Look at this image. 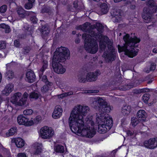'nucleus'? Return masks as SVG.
I'll list each match as a JSON object with an SVG mask.
<instances>
[{"mask_svg": "<svg viewBox=\"0 0 157 157\" xmlns=\"http://www.w3.org/2000/svg\"><path fill=\"white\" fill-rule=\"evenodd\" d=\"M89 107L80 105L75 106L72 111L68 123L72 131L78 136L91 138L95 134L96 131L92 127L94 123L92 117H87L84 125L83 117L89 111Z\"/></svg>", "mask_w": 157, "mask_h": 157, "instance_id": "f257e3e1", "label": "nucleus"}, {"mask_svg": "<svg viewBox=\"0 0 157 157\" xmlns=\"http://www.w3.org/2000/svg\"><path fill=\"white\" fill-rule=\"evenodd\" d=\"M94 31L91 30L89 32V34L84 33L83 34L82 37L85 40L84 48L88 52L94 54L98 51V46L96 40L98 37L100 39L99 46L100 48L103 49L106 47L105 44H107L109 49V52L107 54L105 52L103 56L106 59L109 61H113L116 56L117 51L112 46V43L110 41L108 38L105 36L100 35H95L94 34Z\"/></svg>", "mask_w": 157, "mask_h": 157, "instance_id": "f03ea898", "label": "nucleus"}, {"mask_svg": "<svg viewBox=\"0 0 157 157\" xmlns=\"http://www.w3.org/2000/svg\"><path fill=\"white\" fill-rule=\"evenodd\" d=\"M105 105L100 108L101 111H99L96 114V122L98 124V132L100 133H105L107 130H109L113 124L111 117L105 113L109 112L111 110V107L107 103Z\"/></svg>", "mask_w": 157, "mask_h": 157, "instance_id": "7ed1b4c3", "label": "nucleus"}, {"mask_svg": "<svg viewBox=\"0 0 157 157\" xmlns=\"http://www.w3.org/2000/svg\"><path fill=\"white\" fill-rule=\"evenodd\" d=\"M125 44L124 46L121 47L118 46V48L119 52L123 51L125 52V54L130 58H133L137 54V50L135 49V44L139 43L140 40L135 36L132 35L130 36L128 34H126L123 38Z\"/></svg>", "mask_w": 157, "mask_h": 157, "instance_id": "20e7f679", "label": "nucleus"}, {"mask_svg": "<svg viewBox=\"0 0 157 157\" xmlns=\"http://www.w3.org/2000/svg\"><path fill=\"white\" fill-rule=\"evenodd\" d=\"M70 53L68 48L64 47L57 48L54 53L52 63L53 69H62L61 63L66 59H68Z\"/></svg>", "mask_w": 157, "mask_h": 157, "instance_id": "39448f33", "label": "nucleus"}, {"mask_svg": "<svg viewBox=\"0 0 157 157\" xmlns=\"http://www.w3.org/2000/svg\"><path fill=\"white\" fill-rule=\"evenodd\" d=\"M101 74V72L98 69L94 72H88L86 69H81L78 71V81L80 82L96 81L98 76Z\"/></svg>", "mask_w": 157, "mask_h": 157, "instance_id": "423d86ee", "label": "nucleus"}, {"mask_svg": "<svg viewBox=\"0 0 157 157\" xmlns=\"http://www.w3.org/2000/svg\"><path fill=\"white\" fill-rule=\"evenodd\" d=\"M148 5L149 7L144 8L142 15V18L147 23L151 21V19L149 13L155 12L157 10V5L155 2L154 0H149Z\"/></svg>", "mask_w": 157, "mask_h": 157, "instance_id": "0eeeda50", "label": "nucleus"}, {"mask_svg": "<svg viewBox=\"0 0 157 157\" xmlns=\"http://www.w3.org/2000/svg\"><path fill=\"white\" fill-rule=\"evenodd\" d=\"M40 136L43 139H49L54 135V131L51 128L45 126L40 130Z\"/></svg>", "mask_w": 157, "mask_h": 157, "instance_id": "6e6552de", "label": "nucleus"}, {"mask_svg": "<svg viewBox=\"0 0 157 157\" xmlns=\"http://www.w3.org/2000/svg\"><path fill=\"white\" fill-rule=\"evenodd\" d=\"M144 146L149 149H154L157 147V137L152 138L145 141Z\"/></svg>", "mask_w": 157, "mask_h": 157, "instance_id": "1a4fd4ad", "label": "nucleus"}, {"mask_svg": "<svg viewBox=\"0 0 157 157\" xmlns=\"http://www.w3.org/2000/svg\"><path fill=\"white\" fill-rule=\"evenodd\" d=\"M17 121L20 125H24L26 126H29L33 124V121L32 120L29 121L28 118L23 115H19L17 118Z\"/></svg>", "mask_w": 157, "mask_h": 157, "instance_id": "9d476101", "label": "nucleus"}, {"mask_svg": "<svg viewBox=\"0 0 157 157\" xmlns=\"http://www.w3.org/2000/svg\"><path fill=\"white\" fill-rule=\"evenodd\" d=\"M63 109L60 105L56 106L52 114V117L54 119L59 118L62 115Z\"/></svg>", "mask_w": 157, "mask_h": 157, "instance_id": "9b49d317", "label": "nucleus"}, {"mask_svg": "<svg viewBox=\"0 0 157 157\" xmlns=\"http://www.w3.org/2000/svg\"><path fill=\"white\" fill-rule=\"evenodd\" d=\"M137 117L141 121H145L147 117V114L144 110H139L137 113Z\"/></svg>", "mask_w": 157, "mask_h": 157, "instance_id": "f8f14e48", "label": "nucleus"}, {"mask_svg": "<svg viewBox=\"0 0 157 157\" xmlns=\"http://www.w3.org/2000/svg\"><path fill=\"white\" fill-rule=\"evenodd\" d=\"M14 86L12 84H9L6 85L4 89L2 90L3 94L8 96L13 90Z\"/></svg>", "mask_w": 157, "mask_h": 157, "instance_id": "ddd939ff", "label": "nucleus"}, {"mask_svg": "<svg viewBox=\"0 0 157 157\" xmlns=\"http://www.w3.org/2000/svg\"><path fill=\"white\" fill-rule=\"evenodd\" d=\"M26 76L27 81L29 83H32L35 80L36 76L34 72L31 70L26 73Z\"/></svg>", "mask_w": 157, "mask_h": 157, "instance_id": "4468645a", "label": "nucleus"}, {"mask_svg": "<svg viewBox=\"0 0 157 157\" xmlns=\"http://www.w3.org/2000/svg\"><path fill=\"white\" fill-rule=\"evenodd\" d=\"M100 11L98 14H102L106 13L108 11V9L107 5L105 3L101 4L100 6Z\"/></svg>", "mask_w": 157, "mask_h": 157, "instance_id": "2eb2a0df", "label": "nucleus"}, {"mask_svg": "<svg viewBox=\"0 0 157 157\" xmlns=\"http://www.w3.org/2000/svg\"><path fill=\"white\" fill-rule=\"evenodd\" d=\"M13 141L18 147H22L25 144V141L21 138H15L13 140Z\"/></svg>", "mask_w": 157, "mask_h": 157, "instance_id": "dca6fc26", "label": "nucleus"}, {"mask_svg": "<svg viewBox=\"0 0 157 157\" xmlns=\"http://www.w3.org/2000/svg\"><path fill=\"white\" fill-rule=\"evenodd\" d=\"M34 151L33 154L35 155H38L40 154L42 151V144H41L36 143L34 145Z\"/></svg>", "mask_w": 157, "mask_h": 157, "instance_id": "f3484780", "label": "nucleus"}, {"mask_svg": "<svg viewBox=\"0 0 157 157\" xmlns=\"http://www.w3.org/2000/svg\"><path fill=\"white\" fill-rule=\"evenodd\" d=\"M131 109V107L130 106L125 105L122 107L121 112L123 115H127L130 113Z\"/></svg>", "mask_w": 157, "mask_h": 157, "instance_id": "a211bd4d", "label": "nucleus"}, {"mask_svg": "<svg viewBox=\"0 0 157 157\" xmlns=\"http://www.w3.org/2000/svg\"><path fill=\"white\" fill-rule=\"evenodd\" d=\"M17 132V128L13 127L9 130L8 132L6 133L5 136L8 137L14 135Z\"/></svg>", "mask_w": 157, "mask_h": 157, "instance_id": "6ab92c4d", "label": "nucleus"}, {"mask_svg": "<svg viewBox=\"0 0 157 157\" xmlns=\"http://www.w3.org/2000/svg\"><path fill=\"white\" fill-rule=\"evenodd\" d=\"M97 102L101 107L100 108H102L103 106H105L107 103L105 99L100 97L97 98Z\"/></svg>", "mask_w": 157, "mask_h": 157, "instance_id": "aec40b11", "label": "nucleus"}, {"mask_svg": "<svg viewBox=\"0 0 157 157\" xmlns=\"http://www.w3.org/2000/svg\"><path fill=\"white\" fill-rule=\"evenodd\" d=\"M17 12L20 17V19L23 18L25 17V11L21 7H18Z\"/></svg>", "mask_w": 157, "mask_h": 157, "instance_id": "412c9836", "label": "nucleus"}, {"mask_svg": "<svg viewBox=\"0 0 157 157\" xmlns=\"http://www.w3.org/2000/svg\"><path fill=\"white\" fill-rule=\"evenodd\" d=\"M40 96V94L38 92H33L31 93L29 95V98L37 99Z\"/></svg>", "mask_w": 157, "mask_h": 157, "instance_id": "4be33fe9", "label": "nucleus"}, {"mask_svg": "<svg viewBox=\"0 0 157 157\" xmlns=\"http://www.w3.org/2000/svg\"><path fill=\"white\" fill-rule=\"evenodd\" d=\"M22 94L21 93L17 92L15 93L12 98V100L14 102H17L21 97Z\"/></svg>", "mask_w": 157, "mask_h": 157, "instance_id": "5701e85b", "label": "nucleus"}, {"mask_svg": "<svg viewBox=\"0 0 157 157\" xmlns=\"http://www.w3.org/2000/svg\"><path fill=\"white\" fill-rule=\"evenodd\" d=\"M140 120L135 117H133L131 118V124L132 126L135 127L139 123Z\"/></svg>", "mask_w": 157, "mask_h": 157, "instance_id": "b1692460", "label": "nucleus"}, {"mask_svg": "<svg viewBox=\"0 0 157 157\" xmlns=\"http://www.w3.org/2000/svg\"><path fill=\"white\" fill-rule=\"evenodd\" d=\"M55 150L57 152L62 153L64 152L63 146L59 145H58L56 146Z\"/></svg>", "mask_w": 157, "mask_h": 157, "instance_id": "393cba45", "label": "nucleus"}, {"mask_svg": "<svg viewBox=\"0 0 157 157\" xmlns=\"http://www.w3.org/2000/svg\"><path fill=\"white\" fill-rule=\"evenodd\" d=\"M6 76L8 78H12L14 77V72L12 70H9L6 72Z\"/></svg>", "mask_w": 157, "mask_h": 157, "instance_id": "a878e982", "label": "nucleus"}, {"mask_svg": "<svg viewBox=\"0 0 157 157\" xmlns=\"http://www.w3.org/2000/svg\"><path fill=\"white\" fill-rule=\"evenodd\" d=\"M42 80L44 82L45 84L48 85L49 86H52L53 83L52 82H49L47 78V77L46 75L43 76L42 78Z\"/></svg>", "mask_w": 157, "mask_h": 157, "instance_id": "bb28decb", "label": "nucleus"}, {"mask_svg": "<svg viewBox=\"0 0 157 157\" xmlns=\"http://www.w3.org/2000/svg\"><path fill=\"white\" fill-rule=\"evenodd\" d=\"M51 86H49L48 85L46 84L43 86L41 88V91L43 93H45L48 92L49 90L50 87Z\"/></svg>", "mask_w": 157, "mask_h": 157, "instance_id": "cd10ccee", "label": "nucleus"}, {"mask_svg": "<svg viewBox=\"0 0 157 157\" xmlns=\"http://www.w3.org/2000/svg\"><path fill=\"white\" fill-rule=\"evenodd\" d=\"M56 83L57 86H58L61 89L62 88L65 83L64 82L59 80H57L56 81Z\"/></svg>", "mask_w": 157, "mask_h": 157, "instance_id": "c85d7f7f", "label": "nucleus"}, {"mask_svg": "<svg viewBox=\"0 0 157 157\" xmlns=\"http://www.w3.org/2000/svg\"><path fill=\"white\" fill-rule=\"evenodd\" d=\"M150 95L149 94H144L142 97L143 101L145 103H147L150 98Z\"/></svg>", "mask_w": 157, "mask_h": 157, "instance_id": "c756f323", "label": "nucleus"}, {"mask_svg": "<svg viewBox=\"0 0 157 157\" xmlns=\"http://www.w3.org/2000/svg\"><path fill=\"white\" fill-rule=\"evenodd\" d=\"M33 111L32 109H28L24 110L23 111V114L25 115H29L32 114Z\"/></svg>", "mask_w": 157, "mask_h": 157, "instance_id": "7c9ffc66", "label": "nucleus"}, {"mask_svg": "<svg viewBox=\"0 0 157 157\" xmlns=\"http://www.w3.org/2000/svg\"><path fill=\"white\" fill-rule=\"evenodd\" d=\"M26 100L22 98L20 99L18 102H17V104L19 106H22L25 105L26 102Z\"/></svg>", "mask_w": 157, "mask_h": 157, "instance_id": "2f4dec72", "label": "nucleus"}, {"mask_svg": "<svg viewBox=\"0 0 157 157\" xmlns=\"http://www.w3.org/2000/svg\"><path fill=\"white\" fill-rule=\"evenodd\" d=\"M96 26V28L99 32L101 31L103 29V27L102 25L100 23H97Z\"/></svg>", "mask_w": 157, "mask_h": 157, "instance_id": "473e14b6", "label": "nucleus"}, {"mask_svg": "<svg viewBox=\"0 0 157 157\" xmlns=\"http://www.w3.org/2000/svg\"><path fill=\"white\" fill-rule=\"evenodd\" d=\"M54 71L58 74H63L66 71V69H53Z\"/></svg>", "mask_w": 157, "mask_h": 157, "instance_id": "72a5a7b5", "label": "nucleus"}, {"mask_svg": "<svg viewBox=\"0 0 157 157\" xmlns=\"http://www.w3.org/2000/svg\"><path fill=\"white\" fill-rule=\"evenodd\" d=\"M133 86H130L128 85H127V86H124L122 87L121 88L120 87H119V88L121 90H128L129 89H130L132 88Z\"/></svg>", "mask_w": 157, "mask_h": 157, "instance_id": "f704fd0d", "label": "nucleus"}, {"mask_svg": "<svg viewBox=\"0 0 157 157\" xmlns=\"http://www.w3.org/2000/svg\"><path fill=\"white\" fill-rule=\"evenodd\" d=\"M33 3L28 2V3L25 4V8L26 9H30L33 6Z\"/></svg>", "mask_w": 157, "mask_h": 157, "instance_id": "c9c22d12", "label": "nucleus"}, {"mask_svg": "<svg viewBox=\"0 0 157 157\" xmlns=\"http://www.w3.org/2000/svg\"><path fill=\"white\" fill-rule=\"evenodd\" d=\"M7 10V6L6 5H3L0 7V12L4 13Z\"/></svg>", "mask_w": 157, "mask_h": 157, "instance_id": "e433bc0d", "label": "nucleus"}, {"mask_svg": "<svg viewBox=\"0 0 157 157\" xmlns=\"http://www.w3.org/2000/svg\"><path fill=\"white\" fill-rule=\"evenodd\" d=\"M89 23L87 22L85 23L83 25H81V27L82 30H85L86 29H87L88 26H89Z\"/></svg>", "mask_w": 157, "mask_h": 157, "instance_id": "4c0bfd02", "label": "nucleus"}, {"mask_svg": "<svg viewBox=\"0 0 157 157\" xmlns=\"http://www.w3.org/2000/svg\"><path fill=\"white\" fill-rule=\"evenodd\" d=\"M144 91V90L135 89L133 91V93L135 94H138L141 93Z\"/></svg>", "mask_w": 157, "mask_h": 157, "instance_id": "58836bf2", "label": "nucleus"}, {"mask_svg": "<svg viewBox=\"0 0 157 157\" xmlns=\"http://www.w3.org/2000/svg\"><path fill=\"white\" fill-rule=\"evenodd\" d=\"M42 118L40 116H36L35 120V122L36 123H38L41 121Z\"/></svg>", "mask_w": 157, "mask_h": 157, "instance_id": "ea45409f", "label": "nucleus"}, {"mask_svg": "<svg viewBox=\"0 0 157 157\" xmlns=\"http://www.w3.org/2000/svg\"><path fill=\"white\" fill-rule=\"evenodd\" d=\"M6 47V44L4 42L0 41V49L4 48Z\"/></svg>", "mask_w": 157, "mask_h": 157, "instance_id": "a19ab883", "label": "nucleus"}, {"mask_svg": "<svg viewBox=\"0 0 157 157\" xmlns=\"http://www.w3.org/2000/svg\"><path fill=\"white\" fill-rule=\"evenodd\" d=\"M14 64L13 63L11 62L10 63H7L6 64V68H10L13 67Z\"/></svg>", "mask_w": 157, "mask_h": 157, "instance_id": "79ce46f5", "label": "nucleus"}, {"mask_svg": "<svg viewBox=\"0 0 157 157\" xmlns=\"http://www.w3.org/2000/svg\"><path fill=\"white\" fill-rule=\"evenodd\" d=\"M28 96L29 95L26 92H25L24 93L23 95L22 98L24 99H25V100H26V101H27Z\"/></svg>", "mask_w": 157, "mask_h": 157, "instance_id": "37998d69", "label": "nucleus"}, {"mask_svg": "<svg viewBox=\"0 0 157 157\" xmlns=\"http://www.w3.org/2000/svg\"><path fill=\"white\" fill-rule=\"evenodd\" d=\"M31 20L33 23H36L37 21V19L34 16L31 17Z\"/></svg>", "mask_w": 157, "mask_h": 157, "instance_id": "c03bdc74", "label": "nucleus"}, {"mask_svg": "<svg viewBox=\"0 0 157 157\" xmlns=\"http://www.w3.org/2000/svg\"><path fill=\"white\" fill-rule=\"evenodd\" d=\"M17 157H27V156L25 154L23 153H21L18 154Z\"/></svg>", "mask_w": 157, "mask_h": 157, "instance_id": "a18cd8bd", "label": "nucleus"}, {"mask_svg": "<svg viewBox=\"0 0 157 157\" xmlns=\"http://www.w3.org/2000/svg\"><path fill=\"white\" fill-rule=\"evenodd\" d=\"M14 45L16 47H19L20 43L19 41L17 40H15L14 41Z\"/></svg>", "mask_w": 157, "mask_h": 157, "instance_id": "49530a36", "label": "nucleus"}, {"mask_svg": "<svg viewBox=\"0 0 157 157\" xmlns=\"http://www.w3.org/2000/svg\"><path fill=\"white\" fill-rule=\"evenodd\" d=\"M5 29V32L6 33H9L10 31V27L8 25H6V26Z\"/></svg>", "mask_w": 157, "mask_h": 157, "instance_id": "de8ad7c7", "label": "nucleus"}, {"mask_svg": "<svg viewBox=\"0 0 157 157\" xmlns=\"http://www.w3.org/2000/svg\"><path fill=\"white\" fill-rule=\"evenodd\" d=\"M73 94V91H70L67 93H65V94L66 95V96H70L72 95Z\"/></svg>", "mask_w": 157, "mask_h": 157, "instance_id": "09e8293b", "label": "nucleus"}, {"mask_svg": "<svg viewBox=\"0 0 157 157\" xmlns=\"http://www.w3.org/2000/svg\"><path fill=\"white\" fill-rule=\"evenodd\" d=\"M156 65L155 63H152L151 64L150 69L155 68Z\"/></svg>", "mask_w": 157, "mask_h": 157, "instance_id": "8fccbe9b", "label": "nucleus"}, {"mask_svg": "<svg viewBox=\"0 0 157 157\" xmlns=\"http://www.w3.org/2000/svg\"><path fill=\"white\" fill-rule=\"evenodd\" d=\"M69 86H68V85L66 84V83L65 84V85L63 86L62 89H64L65 90H68L69 89Z\"/></svg>", "mask_w": 157, "mask_h": 157, "instance_id": "3c124183", "label": "nucleus"}, {"mask_svg": "<svg viewBox=\"0 0 157 157\" xmlns=\"http://www.w3.org/2000/svg\"><path fill=\"white\" fill-rule=\"evenodd\" d=\"M127 134L128 136H132L133 134V133L130 130H128L127 131Z\"/></svg>", "mask_w": 157, "mask_h": 157, "instance_id": "603ef678", "label": "nucleus"}, {"mask_svg": "<svg viewBox=\"0 0 157 157\" xmlns=\"http://www.w3.org/2000/svg\"><path fill=\"white\" fill-rule=\"evenodd\" d=\"M6 26V25L4 24H2L0 25V28L5 29Z\"/></svg>", "mask_w": 157, "mask_h": 157, "instance_id": "864d4df0", "label": "nucleus"}, {"mask_svg": "<svg viewBox=\"0 0 157 157\" xmlns=\"http://www.w3.org/2000/svg\"><path fill=\"white\" fill-rule=\"evenodd\" d=\"M44 71V69H41L40 71L39 75V76L40 77L41 76H42L43 73V72Z\"/></svg>", "mask_w": 157, "mask_h": 157, "instance_id": "5fc2aeb1", "label": "nucleus"}, {"mask_svg": "<svg viewBox=\"0 0 157 157\" xmlns=\"http://www.w3.org/2000/svg\"><path fill=\"white\" fill-rule=\"evenodd\" d=\"M154 69H144V71L147 73H149L150 71H153Z\"/></svg>", "mask_w": 157, "mask_h": 157, "instance_id": "6e6d98bb", "label": "nucleus"}, {"mask_svg": "<svg viewBox=\"0 0 157 157\" xmlns=\"http://www.w3.org/2000/svg\"><path fill=\"white\" fill-rule=\"evenodd\" d=\"M64 94L65 93H63V94H60L58 96V97L60 98H63L65 97H66V95L65 94L64 95Z\"/></svg>", "mask_w": 157, "mask_h": 157, "instance_id": "4d7b16f0", "label": "nucleus"}, {"mask_svg": "<svg viewBox=\"0 0 157 157\" xmlns=\"http://www.w3.org/2000/svg\"><path fill=\"white\" fill-rule=\"evenodd\" d=\"M153 52L154 53H157V48H155L153 49Z\"/></svg>", "mask_w": 157, "mask_h": 157, "instance_id": "13d9d810", "label": "nucleus"}, {"mask_svg": "<svg viewBox=\"0 0 157 157\" xmlns=\"http://www.w3.org/2000/svg\"><path fill=\"white\" fill-rule=\"evenodd\" d=\"M42 13L44 12H48V11L47 10V9L45 8V9H43L42 10Z\"/></svg>", "mask_w": 157, "mask_h": 157, "instance_id": "bf43d9fd", "label": "nucleus"}, {"mask_svg": "<svg viewBox=\"0 0 157 157\" xmlns=\"http://www.w3.org/2000/svg\"><path fill=\"white\" fill-rule=\"evenodd\" d=\"M28 2H31V3H33L34 2L35 0H28Z\"/></svg>", "mask_w": 157, "mask_h": 157, "instance_id": "052dcab7", "label": "nucleus"}, {"mask_svg": "<svg viewBox=\"0 0 157 157\" xmlns=\"http://www.w3.org/2000/svg\"><path fill=\"white\" fill-rule=\"evenodd\" d=\"M151 82H152V81H149L147 83H148V84L150 83Z\"/></svg>", "mask_w": 157, "mask_h": 157, "instance_id": "680f3d73", "label": "nucleus"}, {"mask_svg": "<svg viewBox=\"0 0 157 157\" xmlns=\"http://www.w3.org/2000/svg\"><path fill=\"white\" fill-rule=\"evenodd\" d=\"M117 70H118V72H120V69H117Z\"/></svg>", "mask_w": 157, "mask_h": 157, "instance_id": "e2e57ef3", "label": "nucleus"}, {"mask_svg": "<svg viewBox=\"0 0 157 157\" xmlns=\"http://www.w3.org/2000/svg\"><path fill=\"white\" fill-rule=\"evenodd\" d=\"M0 157H3V156L0 154Z\"/></svg>", "mask_w": 157, "mask_h": 157, "instance_id": "0e129e2a", "label": "nucleus"}, {"mask_svg": "<svg viewBox=\"0 0 157 157\" xmlns=\"http://www.w3.org/2000/svg\"><path fill=\"white\" fill-rule=\"evenodd\" d=\"M76 42L78 43L79 42V40H77V41H76Z\"/></svg>", "mask_w": 157, "mask_h": 157, "instance_id": "69168bd1", "label": "nucleus"}, {"mask_svg": "<svg viewBox=\"0 0 157 157\" xmlns=\"http://www.w3.org/2000/svg\"><path fill=\"white\" fill-rule=\"evenodd\" d=\"M77 6V4H76V5H75V6L76 7Z\"/></svg>", "mask_w": 157, "mask_h": 157, "instance_id": "338daca9", "label": "nucleus"}, {"mask_svg": "<svg viewBox=\"0 0 157 157\" xmlns=\"http://www.w3.org/2000/svg\"><path fill=\"white\" fill-rule=\"evenodd\" d=\"M132 70H133L132 71H134V69H132Z\"/></svg>", "mask_w": 157, "mask_h": 157, "instance_id": "774afa93", "label": "nucleus"}]
</instances>
